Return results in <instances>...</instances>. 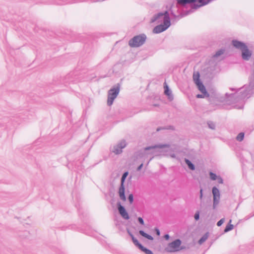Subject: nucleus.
Instances as JSON below:
<instances>
[{
  "label": "nucleus",
  "instance_id": "41",
  "mask_svg": "<svg viewBox=\"0 0 254 254\" xmlns=\"http://www.w3.org/2000/svg\"><path fill=\"white\" fill-rule=\"evenodd\" d=\"M235 107L236 108H238V109H242V106H239V107L235 106Z\"/></svg>",
  "mask_w": 254,
  "mask_h": 254
},
{
  "label": "nucleus",
  "instance_id": "32",
  "mask_svg": "<svg viewBox=\"0 0 254 254\" xmlns=\"http://www.w3.org/2000/svg\"><path fill=\"white\" fill-rule=\"evenodd\" d=\"M225 221V218H222L217 223V225L218 226H220L222 225V224Z\"/></svg>",
  "mask_w": 254,
  "mask_h": 254
},
{
  "label": "nucleus",
  "instance_id": "19",
  "mask_svg": "<svg viewBox=\"0 0 254 254\" xmlns=\"http://www.w3.org/2000/svg\"><path fill=\"white\" fill-rule=\"evenodd\" d=\"M231 222H232V220H230L229 224H228L226 226V228L224 229V232L225 233L228 232L232 230L234 228L233 225L230 224L231 223Z\"/></svg>",
  "mask_w": 254,
  "mask_h": 254
},
{
  "label": "nucleus",
  "instance_id": "17",
  "mask_svg": "<svg viewBox=\"0 0 254 254\" xmlns=\"http://www.w3.org/2000/svg\"><path fill=\"white\" fill-rule=\"evenodd\" d=\"M139 233L142 236L148 239V240H152L153 239V238L151 235L146 234L142 230H140Z\"/></svg>",
  "mask_w": 254,
  "mask_h": 254
},
{
  "label": "nucleus",
  "instance_id": "6",
  "mask_svg": "<svg viewBox=\"0 0 254 254\" xmlns=\"http://www.w3.org/2000/svg\"><path fill=\"white\" fill-rule=\"evenodd\" d=\"M171 15L174 19H180L183 16L190 14V11H187L186 13L183 14L181 12L180 8L178 5H172L169 9Z\"/></svg>",
  "mask_w": 254,
  "mask_h": 254
},
{
  "label": "nucleus",
  "instance_id": "39",
  "mask_svg": "<svg viewBox=\"0 0 254 254\" xmlns=\"http://www.w3.org/2000/svg\"><path fill=\"white\" fill-rule=\"evenodd\" d=\"M203 194V190L202 189L200 190V194Z\"/></svg>",
  "mask_w": 254,
  "mask_h": 254
},
{
  "label": "nucleus",
  "instance_id": "18",
  "mask_svg": "<svg viewBox=\"0 0 254 254\" xmlns=\"http://www.w3.org/2000/svg\"><path fill=\"white\" fill-rule=\"evenodd\" d=\"M193 79L195 83L201 81L199 79V73L198 72H194L193 75Z\"/></svg>",
  "mask_w": 254,
  "mask_h": 254
},
{
  "label": "nucleus",
  "instance_id": "20",
  "mask_svg": "<svg viewBox=\"0 0 254 254\" xmlns=\"http://www.w3.org/2000/svg\"><path fill=\"white\" fill-rule=\"evenodd\" d=\"M185 162L186 164L188 165V167L191 170H194L195 169L194 165L188 159H185Z\"/></svg>",
  "mask_w": 254,
  "mask_h": 254
},
{
  "label": "nucleus",
  "instance_id": "12",
  "mask_svg": "<svg viewBox=\"0 0 254 254\" xmlns=\"http://www.w3.org/2000/svg\"><path fill=\"white\" fill-rule=\"evenodd\" d=\"M241 52L242 59L246 61L249 60L252 55V52L249 50L247 46H246V48H244Z\"/></svg>",
  "mask_w": 254,
  "mask_h": 254
},
{
  "label": "nucleus",
  "instance_id": "36",
  "mask_svg": "<svg viewBox=\"0 0 254 254\" xmlns=\"http://www.w3.org/2000/svg\"><path fill=\"white\" fill-rule=\"evenodd\" d=\"M155 231H156V234L158 236H159L160 235V231L158 228H155Z\"/></svg>",
  "mask_w": 254,
  "mask_h": 254
},
{
  "label": "nucleus",
  "instance_id": "5",
  "mask_svg": "<svg viewBox=\"0 0 254 254\" xmlns=\"http://www.w3.org/2000/svg\"><path fill=\"white\" fill-rule=\"evenodd\" d=\"M120 92L119 87H116L111 88L108 91L107 104L108 106H111L114 100L117 97Z\"/></svg>",
  "mask_w": 254,
  "mask_h": 254
},
{
  "label": "nucleus",
  "instance_id": "27",
  "mask_svg": "<svg viewBox=\"0 0 254 254\" xmlns=\"http://www.w3.org/2000/svg\"><path fill=\"white\" fill-rule=\"evenodd\" d=\"M209 94L207 92V94L202 93L201 94H197L196 95V97L197 98H202L206 97H208Z\"/></svg>",
  "mask_w": 254,
  "mask_h": 254
},
{
  "label": "nucleus",
  "instance_id": "37",
  "mask_svg": "<svg viewBox=\"0 0 254 254\" xmlns=\"http://www.w3.org/2000/svg\"><path fill=\"white\" fill-rule=\"evenodd\" d=\"M169 235L168 234H166L165 236H164V238L166 239V240H168L169 239Z\"/></svg>",
  "mask_w": 254,
  "mask_h": 254
},
{
  "label": "nucleus",
  "instance_id": "31",
  "mask_svg": "<svg viewBox=\"0 0 254 254\" xmlns=\"http://www.w3.org/2000/svg\"><path fill=\"white\" fill-rule=\"evenodd\" d=\"M133 244L136 246H137L139 249L140 248V246H142V245L140 244L138 240H136V241H134V242H133Z\"/></svg>",
  "mask_w": 254,
  "mask_h": 254
},
{
  "label": "nucleus",
  "instance_id": "38",
  "mask_svg": "<svg viewBox=\"0 0 254 254\" xmlns=\"http://www.w3.org/2000/svg\"><path fill=\"white\" fill-rule=\"evenodd\" d=\"M132 242H134V241H136V240H137V239L136 238H135L134 236H132Z\"/></svg>",
  "mask_w": 254,
  "mask_h": 254
},
{
  "label": "nucleus",
  "instance_id": "34",
  "mask_svg": "<svg viewBox=\"0 0 254 254\" xmlns=\"http://www.w3.org/2000/svg\"><path fill=\"white\" fill-rule=\"evenodd\" d=\"M138 221L140 224H141V225H144V221L141 217H138Z\"/></svg>",
  "mask_w": 254,
  "mask_h": 254
},
{
  "label": "nucleus",
  "instance_id": "1",
  "mask_svg": "<svg viewBox=\"0 0 254 254\" xmlns=\"http://www.w3.org/2000/svg\"><path fill=\"white\" fill-rule=\"evenodd\" d=\"M254 89V69L253 74L250 78V82L249 86L245 85L242 89L240 88L238 89L235 94H229L226 93L225 95L227 98L230 97L234 98V97L238 98V100H243L245 98H248L250 97L251 94L252 93L253 90Z\"/></svg>",
  "mask_w": 254,
  "mask_h": 254
},
{
  "label": "nucleus",
  "instance_id": "11",
  "mask_svg": "<svg viewBox=\"0 0 254 254\" xmlns=\"http://www.w3.org/2000/svg\"><path fill=\"white\" fill-rule=\"evenodd\" d=\"M170 145L168 144H159V145H155L153 146H148L144 148V151H148V150H151V154H154L155 153V149L156 148H163L165 147H169Z\"/></svg>",
  "mask_w": 254,
  "mask_h": 254
},
{
  "label": "nucleus",
  "instance_id": "25",
  "mask_svg": "<svg viewBox=\"0 0 254 254\" xmlns=\"http://www.w3.org/2000/svg\"><path fill=\"white\" fill-rule=\"evenodd\" d=\"M219 199L220 198H218V197H216H216H213V208L214 209L215 208L216 205H218V204L219 203Z\"/></svg>",
  "mask_w": 254,
  "mask_h": 254
},
{
  "label": "nucleus",
  "instance_id": "8",
  "mask_svg": "<svg viewBox=\"0 0 254 254\" xmlns=\"http://www.w3.org/2000/svg\"><path fill=\"white\" fill-rule=\"evenodd\" d=\"M171 25L168 20H166L164 23L160 24L155 26L153 30L154 33L158 34L167 29Z\"/></svg>",
  "mask_w": 254,
  "mask_h": 254
},
{
  "label": "nucleus",
  "instance_id": "9",
  "mask_svg": "<svg viewBox=\"0 0 254 254\" xmlns=\"http://www.w3.org/2000/svg\"><path fill=\"white\" fill-rule=\"evenodd\" d=\"M127 145L126 141L122 140L117 145H114L112 149V152L116 154H119L122 152V149Z\"/></svg>",
  "mask_w": 254,
  "mask_h": 254
},
{
  "label": "nucleus",
  "instance_id": "33",
  "mask_svg": "<svg viewBox=\"0 0 254 254\" xmlns=\"http://www.w3.org/2000/svg\"><path fill=\"white\" fill-rule=\"evenodd\" d=\"M217 180H218V183H219V184H223V179H222V178L221 177H220V176H218L217 178Z\"/></svg>",
  "mask_w": 254,
  "mask_h": 254
},
{
  "label": "nucleus",
  "instance_id": "10",
  "mask_svg": "<svg viewBox=\"0 0 254 254\" xmlns=\"http://www.w3.org/2000/svg\"><path fill=\"white\" fill-rule=\"evenodd\" d=\"M117 207L119 212L121 216L125 220H128L129 218L128 213L127 212L125 207L121 205V202L117 203Z\"/></svg>",
  "mask_w": 254,
  "mask_h": 254
},
{
  "label": "nucleus",
  "instance_id": "23",
  "mask_svg": "<svg viewBox=\"0 0 254 254\" xmlns=\"http://www.w3.org/2000/svg\"><path fill=\"white\" fill-rule=\"evenodd\" d=\"M224 51H225V50L223 49H220V50H218L217 52H216L215 54L214 55L213 57L217 58V57H219L220 56H221L224 54Z\"/></svg>",
  "mask_w": 254,
  "mask_h": 254
},
{
  "label": "nucleus",
  "instance_id": "40",
  "mask_svg": "<svg viewBox=\"0 0 254 254\" xmlns=\"http://www.w3.org/2000/svg\"><path fill=\"white\" fill-rule=\"evenodd\" d=\"M203 194H200L199 197L200 199H202Z\"/></svg>",
  "mask_w": 254,
  "mask_h": 254
},
{
  "label": "nucleus",
  "instance_id": "44",
  "mask_svg": "<svg viewBox=\"0 0 254 254\" xmlns=\"http://www.w3.org/2000/svg\"><path fill=\"white\" fill-rule=\"evenodd\" d=\"M230 89H231V90H232V91H233V90H236V89H234V88H230Z\"/></svg>",
  "mask_w": 254,
  "mask_h": 254
},
{
  "label": "nucleus",
  "instance_id": "16",
  "mask_svg": "<svg viewBox=\"0 0 254 254\" xmlns=\"http://www.w3.org/2000/svg\"><path fill=\"white\" fill-rule=\"evenodd\" d=\"M212 193L213 195V197H218V198H220V192L219 190L215 187H214L212 188Z\"/></svg>",
  "mask_w": 254,
  "mask_h": 254
},
{
  "label": "nucleus",
  "instance_id": "43",
  "mask_svg": "<svg viewBox=\"0 0 254 254\" xmlns=\"http://www.w3.org/2000/svg\"><path fill=\"white\" fill-rule=\"evenodd\" d=\"M162 128H157V131H159L160 130L162 129Z\"/></svg>",
  "mask_w": 254,
  "mask_h": 254
},
{
  "label": "nucleus",
  "instance_id": "30",
  "mask_svg": "<svg viewBox=\"0 0 254 254\" xmlns=\"http://www.w3.org/2000/svg\"><path fill=\"white\" fill-rule=\"evenodd\" d=\"M128 200L130 204L133 202V195L132 194H130L128 197Z\"/></svg>",
  "mask_w": 254,
  "mask_h": 254
},
{
  "label": "nucleus",
  "instance_id": "4",
  "mask_svg": "<svg viewBox=\"0 0 254 254\" xmlns=\"http://www.w3.org/2000/svg\"><path fill=\"white\" fill-rule=\"evenodd\" d=\"M181 245V241L180 239L175 240L168 244L167 247L165 248V250L170 253L179 251L183 249L182 248H180Z\"/></svg>",
  "mask_w": 254,
  "mask_h": 254
},
{
  "label": "nucleus",
  "instance_id": "42",
  "mask_svg": "<svg viewBox=\"0 0 254 254\" xmlns=\"http://www.w3.org/2000/svg\"><path fill=\"white\" fill-rule=\"evenodd\" d=\"M130 236L131 237V239L132 238V236H133V235L131 234V233H129Z\"/></svg>",
  "mask_w": 254,
  "mask_h": 254
},
{
  "label": "nucleus",
  "instance_id": "24",
  "mask_svg": "<svg viewBox=\"0 0 254 254\" xmlns=\"http://www.w3.org/2000/svg\"><path fill=\"white\" fill-rule=\"evenodd\" d=\"M244 138V133L240 132L238 134V135L236 137V139L238 141H241L243 140Z\"/></svg>",
  "mask_w": 254,
  "mask_h": 254
},
{
  "label": "nucleus",
  "instance_id": "29",
  "mask_svg": "<svg viewBox=\"0 0 254 254\" xmlns=\"http://www.w3.org/2000/svg\"><path fill=\"white\" fill-rule=\"evenodd\" d=\"M194 218L196 221H197L199 220V211H197L195 212V213L194 215Z\"/></svg>",
  "mask_w": 254,
  "mask_h": 254
},
{
  "label": "nucleus",
  "instance_id": "13",
  "mask_svg": "<svg viewBox=\"0 0 254 254\" xmlns=\"http://www.w3.org/2000/svg\"><path fill=\"white\" fill-rule=\"evenodd\" d=\"M233 46L237 49L240 50L241 51L245 48L247 45L243 42L239 41L237 40H233L232 42Z\"/></svg>",
  "mask_w": 254,
  "mask_h": 254
},
{
  "label": "nucleus",
  "instance_id": "3",
  "mask_svg": "<svg viewBox=\"0 0 254 254\" xmlns=\"http://www.w3.org/2000/svg\"><path fill=\"white\" fill-rule=\"evenodd\" d=\"M146 39V36L144 34L137 35L129 41L128 45L130 47H139L145 43Z\"/></svg>",
  "mask_w": 254,
  "mask_h": 254
},
{
  "label": "nucleus",
  "instance_id": "22",
  "mask_svg": "<svg viewBox=\"0 0 254 254\" xmlns=\"http://www.w3.org/2000/svg\"><path fill=\"white\" fill-rule=\"evenodd\" d=\"M208 238L207 234L204 235L198 241V243L201 245L204 243Z\"/></svg>",
  "mask_w": 254,
  "mask_h": 254
},
{
  "label": "nucleus",
  "instance_id": "14",
  "mask_svg": "<svg viewBox=\"0 0 254 254\" xmlns=\"http://www.w3.org/2000/svg\"><path fill=\"white\" fill-rule=\"evenodd\" d=\"M164 88H165V91H164L165 94L168 96L169 100H172L173 99V96L172 94V92L169 89V88L167 84H165V85L164 86Z\"/></svg>",
  "mask_w": 254,
  "mask_h": 254
},
{
  "label": "nucleus",
  "instance_id": "26",
  "mask_svg": "<svg viewBox=\"0 0 254 254\" xmlns=\"http://www.w3.org/2000/svg\"><path fill=\"white\" fill-rule=\"evenodd\" d=\"M207 124L210 128L212 129H215V125L213 122H212L211 121H209L207 123Z\"/></svg>",
  "mask_w": 254,
  "mask_h": 254
},
{
  "label": "nucleus",
  "instance_id": "15",
  "mask_svg": "<svg viewBox=\"0 0 254 254\" xmlns=\"http://www.w3.org/2000/svg\"><path fill=\"white\" fill-rule=\"evenodd\" d=\"M195 84H196L198 89L201 92V93L207 94V92L206 91L205 87H204L202 82L200 81Z\"/></svg>",
  "mask_w": 254,
  "mask_h": 254
},
{
  "label": "nucleus",
  "instance_id": "7",
  "mask_svg": "<svg viewBox=\"0 0 254 254\" xmlns=\"http://www.w3.org/2000/svg\"><path fill=\"white\" fill-rule=\"evenodd\" d=\"M127 175V172H126L123 174L121 178V186L120 187L119 190V194L120 197L123 201H125L126 200V197L125 194V187L124 186V183Z\"/></svg>",
  "mask_w": 254,
  "mask_h": 254
},
{
  "label": "nucleus",
  "instance_id": "28",
  "mask_svg": "<svg viewBox=\"0 0 254 254\" xmlns=\"http://www.w3.org/2000/svg\"><path fill=\"white\" fill-rule=\"evenodd\" d=\"M209 175H210V178L212 180H217L218 176L215 174H214L212 172H210L209 174Z\"/></svg>",
  "mask_w": 254,
  "mask_h": 254
},
{
  "label": "nucleus",
  "instance_id": "2",
  "mask_svg": "<svg viewBox=\"0 0 254 254\" xmlns=\"http://www.w3.org/2000/svg\"><path fill=\"white\" fill-rule=\"evenodd\" d=\"M166 20H168L169 23H171L169 13L168 11H165L164 12H159L155 14L151 19L152 22H156V24H163Z\"/></svg>",
  "mask_w": 254,
  "mask_h": 254
},
{
  "label": "nucleus",
  "instance_id": "21",
  "mask_svg": "<svg viewBox=\"0 0 254 254\" xmlns=\"http://www.w3.org/2000/svg\"><path fill=\"white\" fill-rule=\"evenodd\" d=\"M140 250L144 252L146 254H153L151 251L144 247L143 246H140Z\"/></svg>",
  "mask_w": 254,
  "mask_h": 254
},
{
  "label": "nucleus",
  "instance_id": "35",
  "mask_svg": "<svg viewBox=\"0 0 254 254\" xmlns=\"http://www.w3.org/2000/svg\"><path fill=\"white\" fill-rule=\"evenodd\" d=\"M143 167V163L141 164L137 168V171H140Z\"/></svg>",
  "mask_w": 254,
  "mask_h": 254
}]
</instances>
